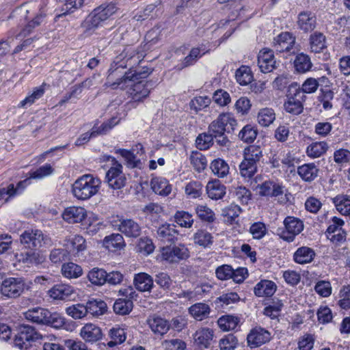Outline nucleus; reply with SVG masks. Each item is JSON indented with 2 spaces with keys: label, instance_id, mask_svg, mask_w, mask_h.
Instances as JSON below:
<instances>
[{
  "label": "nucleus",
  "instance_id": "obj_1",
  "mask_svg": "<svg viewBox=\"0 0 350 350\" xmlns=\"http://www.w3.org/2000/svg\"><path fill=\"white\" fill-rule=\"evenodd\" d=\"M123 68H110L107 76L109 81H113L112 85H120L122 83L133 82V88L131 90V95L133 102H140L143 98H146L150 92L152 84L148 81H139L146 78L151 72L148 68H142V69H130L128 72L122 75Z\"/></svg>",
  "mask_w": 350,
  "mask_h": 350
},
{
  "label": "nucleus",
  "instance_id": "obj_2",
  "mask_svg": "<svg viewBox=\"0 0 350 350\" xmlns=\"http://www.w3.org/2000/svg\"><path fill=\"white\" fill-rule=\"evenodd\" d=\"M237 122L231 113H221L208 126V131L216 139L220 146L228 147L230 141L225 135L226 133L234 132Z\"/></svg>",
  "mask_w": 350,
  "mask_h": 350
},
{
  "label": "nucleus",
  "instance_id": "obj_3",
  "mask_svg": "<svg viewBox=\"0 0 350 350\" xmlns=\"http://www.w3.org/2000/svg\"><path fill=\"white\" fill-rule=\"evenodd\" d=\"M101 181L92 174H84L72 184V192L78 200H87L96 195L100 189Z\"/></svg>",
  "mask_w": 350,
  "mask_h": 350
},
{
  "label": "nucleus",
  "instance_id": "obj_4",
  "mask_svg": "<svg viewBox=\"0 0 350 350\" xmlns=\"http://www.w3.org/2000/svg\"><path fill=\"white\" fill-rule=\"evenodd\" d=\"M114 3H103L94 9L83 22L81 26L85 31L96 29L103 22L109 18L117 11Z\"/></svg>",
  "mask_w": 350,
  "mask_h": 350
},
{
  "label": "nucleus",
  "instance_id": "obj_5",
  "mask_svg": "<svg viewBox=\"0 0 350 350\" xmlns=\"http://www.w3.org/2000/svg\"><path fill=\"white\" fill-rule=\"evenodd\" d=\"M276 284L271 280H264V314L269 317L271 319H278L283 307L282 301L278 298L274 297L265 299V297H269L274 295L277 290Z\"/></svg>",
  "mask_w": 350,
  "mask_h": 350
},
{
  "label": "nucleus",
  "instance_id": "obj_6",
  "mask_svg": "<svg viewBox=\"0 0 350 350\" xmlns=\"http://www.w3.org/2000/svg\"><path fill=\"white\" fill-rule=\"evenodd\" d=\"M20 241L24 249L38 250L42 247H50L53 244L51 237L38 229L25 230L20 235Z\"/></svg>",
  "mask_w": 350,
  "mask_h": 350
},
{
  "label": "nucleus",
  "instance_id": "obj_7",
  "mask_svg": "<svg viewBox=\"0 0 350 350\" xmlns=\"http://www.w3.org/2000/svg\"><path fill=\"white\" fill-rule=\"evenodd\" d=\"M41 338V335L31 325L22 324L16 329L14 345L21 349L27 350L31 343Z\"/></svg>",
  "mask_w": 350,
  "mask_h": 350
},
{
  "label": "nucleus",
  "instance_id": "obj_8",
  "mask_svg": "<svg viewBox=\"0 0 350 350\" xmlns=\"http://www.w3.org/2000/svg\"><path fill=\"white\" fill-rule=\"evenodd\" d=\"M161 255L163 260L171 264H178L187 260L190 256V253L185 245L174 244L162 247Z\"/></svg>",
  "mask_w": 350,
  "mask_h": 350
},
{
  "label": "nucleus",
  "instance_id": "obj_9",
  "mask_svg": "<svg viewBox=\"0 0 350 350\" xmlns=\"http://www.w3.org/2000/svg\"><path fill=\"white\" fill-rule=\"evenodd\" d=\"M29 285L23 278H8L1 282L0 291L2 295L9 298H16L25 291Z\"/></svg>",
  "mask_w": 350,
  "mask_h": 350
},
{
  "label": "nucleus",
  "instance_id": "obj_10",
  "mask_svg": "<svg viewBox=\"0 0 350 350\" xmlns=\"http://www.w3.org/2000/svg\"><path fill=\"white\" fill-rule=\"evenodd\" d=\"M216 277L220 280H227L230 278L236 283L240 284L247 276V269L245 267H239L234 269L229 265L219 266L215 270Z\"/></svg>",
  "mask_w": 350,
  "mask_h": 350
},
{
  "label": "nucleus",
  "instance_id": "obj_11",
  "mask_svg": "<svg viewBox=\"0 0 350 350\" xmlns=\"http://www.w3.org/2000/svg\"><path fill=\"white\" fill-rule=\"evenodd\" d=\"M127 178L122 172V165L117 161L106 173L105 182L113 189H120L126 185Z\"/></svg>",
  "mask_w": 350,
  "mask_h": 350
},
{
  "label": "nucleus",
  "instance_id": "obj_12",
  "mask_svg": "<svg viewBox=\"0 0 350 350\" xmlns=\"http://www.w3.org/2000/svg\"><path fill=\"white\" fill-rule=\"evenodd\" d=\"M284 224L285 229L282 231L281 237L288 242L293 241L295 237L304 229L303 222L294 217H287L284 221Z\"/></svg>",
  "mask_w": 350,
  "mask_h": 350
},
{
  "label": "nucleus",
  "instance_id": "obj_13",
  "mask_svg": "<svg viewBox=\"0 0 350 350\" xmlns=\"http://www.w3.org/2000/svg\"><path fill=\"white\" fill-rule=\"evenodd\" d=\"M16 260L27 267L37 266L44 261V258L40 250L34 249H25L19 253L14 254Z\"/></svg>",
  "mask_w": 350,
  "mask_h": 350
},
{
  "label": "nucleus",
  "instance_id": "obj_14",
  "mask_svg": "<svg viewBox=\"0 0 350 350\" xmlns=\"http://www.w3.org/2000/svg\"><path fill=\"white\" fill-rule=\"evenodd\" d=\"M163 13V7L161 0H157L154 3L148 5L143 11L137 12L133 17L137 21H143L146 19H155L160 17Z\"/></svg>",
  "mask_w": 350,
  "mask_h": 350
},
{
  "label": "nucleus",
  "instance_id": "obj_15",
  "mask_svg": "<svg viewBox=\"0 0 350 350\" xmlns=\"http://www.w3.org/2000/svg\"><path fill=\"white\" fill-rule=\"evenodd\" d=\"M178 234L174 226L165 223L158 228L156 237L163 244L170 245H174L177 241Z\"/></svg>",
  "mask_w": 350,
  "mask_h": 350
},
{
  "label": "nucleus",
  "instance_id": "obj_16",
  "mask_svg": "<svg viewBox=\"0 0 350 350\" xmlns=\"http://www.w3.org/2000/svg\"><path fill=\"white\" fill-rule=\"evenodd\" d=\"M120 232L129 238H137L142 234L141 226L133 219H121L116 225Z\"/></svg>",
  "mask_w": 350,
  "mask_h": 350
},
{
  "label": "nucleus",
  "instance_id": "obj_17",
  "mask_svg": "<svg viewBox=\"0 0 350 350\" xmlns=\"http://www.w3.org/2000/svg\"><path fill=\"white\" fill-rule=\"evenodd\" d=\"M47 5V1L46 0H42L39 3V5L38 6V13L36 14V16L30 21L28 22V23L25 25V27L22 29V31L20 32V36H27L29 34L32 30L39 26L43 21L44 18L46 17V7Z\"/></svg>",
  "mask_w": 350,
  "mask_h": 350
},
{
  "label": "nucleus",
  "instance_id": "obj_18",
  "mask_svg": "<svg viewBox=\"0 0 350 350\" xmlns=\"http://www.w3.org/2000/svg\"><path fill=\"white\" fill-rule=\"evenodd\" d=\"M344 225L345 221L343 219L337 217H333L329 221L326 231L327 237L332 241L340 242L344 240L345 234L343 231L342 232H340Z\"/></svg>",
  "mask_w": 350,
  "mask_h": 350
},
{
  "label": "nucleus",
  "instance_id": "obj_19",
  "mask_svg": "<svg viewBox=\"0 0 350 350\" xmlns=\"http://www.w3.org/2000/svg\"><path fill=\"white\" fill-rule=\"evenodd\" d=\"M64 247L68 252L78 254L86 249L85 239L79 234L72 235L64 240Z\"/></svg>",
  "mask_w": 350,
  "mask_h": 350
},
{
  "label": "nucleus",
  "instance_id": "obj_20",
  "mask_svg": "<svg viewBox=\"0 0 350 350\" xmlns=\"http://www.w3.org/2000/svg\"><path fill=\"white\" fill-rule=\"evenodd\" d=\"M74 288L66 284H57L54 285L49 291V295L53 299L66 300L69 299L74 293Z\"/></svg>",
  "mask_w": 350,
  "mask_h": 350
},
{
  "label": "nucleus",
  "instance_id": "obj_21",
  "mask_svg": "<svg viewBox=\"0 0 350 350\" xmlns=\"http://www.w3.org/2000/svg\"><path fill=\"white\" fill-rule=\"evenodd\" d=\"M86 217V211L81 206H70L63 213L64 220L69 224L79 223Z\"/></svg>",
  "mask_w": 350,
  "mask_h": 350
},
{
  "label": "nucleus",
  "instance_id": "obj_22",
  "mask_svg": "<svg viewBox=\"0 0 350 350\" xmlns=\"http://www.w3.org/2000/svg\"><path fill=\"white\" fill-rule=\"evenodd\" d=\"M80 335L85 341L93 343L102 338L103 333L98 326L87 323L81 328Z\"/></svg>",
  "mask_w": 350,
  "mask_h": 350
},
{
  "label": "nucleus",
  "instance_id": "obj_23",
  "mask_svg": "<svg viewBox=\"0 0 350 350\" xmlns=\"http://www.w3.org/2000/svg\"><path fill=\"white\" fill-rule=\"evenodd\" d=\"M133 284L139 291L150 292L154 286V280L149 274L142 272L135 274Z\"/></svg>",
  "mask_w": 350,
  "mask_h": 350
},
{
  "label": "nucleus",
  "instance_id": "obj_24",
  "mask_svg": "<svg viewBox=\"0 0 350 350\" xmlns=\"http://www.w3.org/2000/svg\"><path fill=\"white\" fill-rule=\"evenodd\" d=\"M147 322L151 330L156 334L163 336L170 330V322L159 316L150 317Z\"/></svg>",
  "mask_w": 350,
  "mask_h": 350
},
{
  "label": "nucleus",
  "instance_id": "obj_25",
  "mask_svg": "<svg viewBox=\"0 0 350 350\" xmlns=\"http://www.w3.org/2000/svg\"><path fill=\"white\" fill-rule=\"evenodd\" d=\"M319 168L314 163H304L298 166L297 172L299 177L306 182H312L319 174Z\"/></svg>",
  "mask_w": 350,
  "mask_h": 350
},
{
  "label": "nucleus",
  "instance_id": "obj_26",
  "mask_svg": "<svg viewBox=\"0 0 350 350\" xmlns=\"http://www.w3.org/2000/svg\"><path fill=\"white\" fill-rule=\"evenodd\" d=\"M317 25L316 16L309 12H303L298 15V27L304 32L312 31Z\"/></svg>",
  "mask_w": 350,
  "mask_h": 350
},
{
  "label": "nucleus",
  "instance_id": "obj_27",
  "mask_svg": "<svg viewBox=\"0 0 350 350\" xmlns=\"http://www.w3.org/2000/svg\"><path fill=\"white\" fill-rule=\"evenodd\" d=\"M206 193L212 200L221 199L226 193V187L219 180L209 181L206 185Z\"/></svg>",
  "mask_w": 350,
  "mask_h": 350
},
{
  "label": "nucleus",
  "instance_id": "obj_28",
  "mask_svg": "<svg viewBox=\"0 0 350 350\" xmlns=\"http://www.w3.org/2000/svg\"><path fill=\"white\" fill-rule=\"evenodd\" d=\"M25 318L33 323L44 325L49 315V311L42 308H33L25 312Z\"/></svg>",
  "mask_w": 350,
  "mask_h": 350
},
{
  "label": "nucleus",
  "instance_id": "obj_29",
  "mask_svg": "<svg viewBox=\"0 0 350 350\" xmlns=\"http://www.w3.org/2000/svg\"><path fill=\"white\" fill-rule=\"evenodd\" d=\"M151 188L155 193L167 196L172 191V186L168 180L163 177H155L150 181Z\"/></svg>",
  "mask_w": 350,
  "mask_h": 350
},
{
  "label": "nucleus",
  "instance_id": "obj_30",
  "mask_svg": "<svg viewBox=\"0 0 350 350\" xmlns=\"http://www.w3.org/2000/svg\"><path fill=\"white\" fill-rule=\"evenodd\" d=\"M87 314H90L93 317L103 315L107 311V304L100 299H89L85 305Z\"/></svg>",
  "mask_w": 350,
  "mask_h": 350
},
{
  "label": "nucleus",
  "instance_id": "obj_31",
  "mask_svg": "<svg viewBox=\"0 0 350 350\" xmlns=\"http://www.w3.org/2000/svg\"><path fill=\"white\" fill-rule=\"evenodd\" d=\"M239 172L242 177L251 178L257 172L258 163L253 159L248 158L244 155V159L239 164Z\"/></svg>",
  "mask_w": 350,
  "mask_h": 350
},
{
  "label": "nucleus",
  "instance_id": "obj_32",
  "mask_svg": "<svg viewBox=\"0 0 350 350\" xmlns=\"http://www.w3.org/2000/svg\"><path fill=\"white\" fill-rule=\"evenodd\" d=\"M105 247L111 252H116L125 246V242L122 234L119 233L107 236L103 240Z\"/></svg>",
  "mask_w": 350,
  "mask_h": 350
},
{
  "label": "nucleus",
  "instance_id": "obj_33",
  "mask_svg": "<svg viewBox=\"0 0 350 350\" xmlns=\"http://www.w3.org/2000/svg\"><path fill=\"white\" fill-rule=\"evenodd\" d=\"M315 256L313 249L303 246L299 247L294 254V260L299 264H307L311 262Z\"/></svg>",
  "mask_w": 350,
  "mask_h": 350
},
{
  "label": "nucleus",
  "instance_id": "obj_34",
  "mask_svg": "<svg viewBox=\"0 0 350 350\" xmlns=\"http://www.w3.org/2000/svg\"><path fill=\"white\" fill-rule=\"evenodd\" d=\"M332 202L340 214L350 216V196L339 194L332 198Z\"/></svg>",
  "mask_w": 350,
  "mask_h": 350
},
{
  "label": "nucleus",
  "instance_id": "obj_35",
  "mask_svg": "<svg viewBox=\"0 0 350 350\" xmlns=\"http://www.w3.org/2000/svg\"><path fill=\"white\" fill-rule=\"evenodd\" d=\"M189 314L197 321H202L208 317L211 308L205 303H196L189 308Z\"/></svg>",
  "mask_w": 350,
  "mask_h": 350
},
{
  "label": "nucleus",
  "instance_id": "obj_36",
  "mask_svg": "<svg viewBox=\"0 0 350 350\" xmlns=\"http://www.w3.org/2000/svg\"><path fill=\"white\" fill-rule=\"evenodd\" d=\"M107 271L103 268L94 267L90 269L87 275L90 282L97 286H102L106 284Z\"/></svg>",
  "mask_w": 350,
  "mask_h": 350
},
{
  "label": "nucleus",
  "instance_id": "obj_37",
  "mask_svg": "<svg viewBox=\"0 0 350 350\" xmlns=\"http://www.w3.org/2000/svg\"><path fill=\"white\" fill-rule=\"evenodd\" d=\"M328 144L327 142H315L310 144L306 148V154L312 159L319 158L323 155L328 150Z\"/></svg>",
  "mask_w": 350,
  "mask_h": 350
},
{
  "label": "nucleus",
  "instance_id": "obj_38",
  "mask_svg": "<svg viewBox=\"0 0 350 350\" xmlns=\"http://www.w3.org/2000/svg\"><path fill=\"white\" fill-rule=\"evenodd\" d=\"M295 42V37L287 31L281 33L275 38V43L280 46V50L282 51H289L293 48Z\"/></svg>",
  "mask_w": 350,
  "mask_h": 350
},
{
  "label": "nucleus",
  "instance_id": "obj_39",
  "mask_svg": "<svg viewBox=\"0 0 350 350\" xmlns=\"http://www.w3.org/2000/svg\"><path fill=\"white\" fill-rule=\"evenodd\" d=\"M210 168L213 173L219 178L226 176L229 173L228 164L221 158H217L211 161Z\"/></svg>",
  "mask_w": 350,
  "mask_h": 350
},
{
  "label": "nucleus",
  "instance_id": "obj_40",
  "mask_svg": "<svg viewBox=\"0 0 350 350\" xmlns=\"http://www.w3.org/2000/svg\"><path fill=\"white\" fill-rule=\"evenodd\" d=\"M325 47V37L323 33L315 32L310 36V49L311 52L321 53Z\"/></svg>",
  "mask_w": 350,
  "mask_h": 350
},
{
  "label": "nucleus",
  "instance_id": "obj_41",
  "mask_svg": "<svg viewBox=\"0 0 350 350\" xmlns=\"http://www.w3.org/2000/svg\"><path fill=\"white\" fill-rule=\"evenodd\" d=\"M61 271L62 275L69 279L77 278L83 274L81 267L71 262L63 264Z\"/></svg>",
  "mask_w": 350,
  "mask_h": 350
},
{
  "label": "nucleus",
  "instance_id": "obj_42",
  "mask_svg": "<svg viewBox=\"0 0 350 350\" xmlns=\"http://www.w3.org/2000/svg\"><path fill=\"white\" fill-rule=\"evenodd\" d=\"M133 303L131 299L119 298L113 304V311L119 315L129 314L133 310Z\"/></svg>",
  "mask_w": 350,
  "mask_h": 350
},
{
  "label": "nucleus",
  "instance_id": "obj_43",
  "mask_svg": "<svg viewBox=\"0 0 350 350\" xmlns=\"http://www.w3.org/2000/svg\"><path fill=\"white\" fill-rule=\"evenodd\" d=\"M240 323V319L233 315H224L221 317L217 324L223 331L234 329Z\"/></svg>",
  "mask_w": 350,
  "mask_h": 350
},
{
  "label": "nucleus",
  "instance_id": "obj_44",
  "mask_svg": "<svg viewBox=\"0 0 350 350\" xmlns=\"http://www.w3.org/2000/svg\"><path fill=\"white\" fill-rule=\"evenodd\" d=\"M247 345L250 348H256L262 344V328L256 327L251 329L247 336Z\"/></svg>",
  "mask_w": 350,
  "mask_h": 350
},
{
  "label": "nucleus",
  "instance_id": "obj_45",
  "mask_svg": "<svg viewBox=\"0 0 350 350\" xmlns=\"http://www.w3.org/2000/svg\"><path fill=\"white\" fill-rule=\"evenodd\" d=\"M189 160L194 170L198 172L203 171L207 166L206 157L198 151H192Z\"/></svg>",
  "mask_w": 350,
  "mask_h": 350
},
{
  "label": "nucleus",
  "instance_id": "obj_46",
  "mask_svg": "<svg viewBox=\"0 0 350 350\" xmlns=\"http://www.w3.org/2000/svg\"><path fill=\"white\" fill-rule=\"evenodd\" d=\"M235 77L237 82L241 85H245L252 82L253 75L249 66H241L237 70Z\"/></svg>",
  "mask_w": 350,
  "mask_h": 350
},
{
  "label": "nucleus",
  "instance_id": "obj_47",
  "mask_svg": "<svg viewBox=\"0 0 350 350\" xmlns=\"http://www.w3.org/2000/svg\"><path fill=\"white\" fill-rule=\"evenodd\" d=\"M240 300V297L237 293L230 292L225 293L217 297L215 303L217 307L225 308L228 307L231 304H234Z\"/></svg>",
  "mask_w": 350,
  "mask_h": 350
},
{
  "label": "nucleus",
  "instance_id": "obj_48",
  "mask_svg": "<svg viewBox=\"0 0 350 350\" xmlns=\"http://www.w3.org/2000/svg\"><path fill=\"white\" fill-rule=\"evenodd\" d=\"M213 337V332L212 329L208 328H203L196 332L195 340L198 344L206 348L210 345Z\"/></svg>",
  "mask_w": 350,
  "mask_h": 350
},
{
  "label": "nucleus",
  "instance_id": "obj_49",
  "mask_svg": "<svg viewBox=\"0 0 350 350\" xmlns=\"http://www.w3.org/2000/svg\"><path fill=\"white\" fill-rule=\"evenodd\" d=\"M295 69L299 72H306L312 68V62L310 57L304 53L297 55L294 62Z\"/></svg>",
  "mask_w": 350,
  "mask_h": 350
},
{
  "label": "nucleus",
  "instance_id": "obj_50",
  "mask_svg": "<svg viewBox=\"0 0 350 350\" xmlns=\"http://www.w3.org/2000/svg\"><path fill=\"white\" fill-rule=\"evenodd\" d=\"M44 85L45 83H43L42 85L37 87L34 89L33 92L27 96L24 100H21L18 105L20 107H25L27 105H31L37 99L42 97L44 93Z\"/></svg>",
  "mask_w": 350,
  "mask_h": 350
},
{
  "label": "nucleus",
  "instance_id": "obj_51",
  "mask_svg": "<svg viewBox=\"0 0 350 350\" xmlns=\"http://www.w3.org/2000/svg\"><path fill=\"white\" fill-rule=\"evenodd\" d=\"M198 217L204 221L212 223L215 219L214 212L206 205H198L196 207Z\"/></svg>",
  "mask_w": 350,
  "mask_h": 350
},
{
  "label": "nucleus",
  "instance_id": "obj_52",
  "mask_svg": "<svg viewBox=\"0 0 350 350\" xmlns=\"http://www.w3.org/2000/svg\"><path fill=\"white\" fill-rule=\"evenodd\" d=\"M195 243L204 247H208L213 243V237L211 233L203 230H199L194 234Z\"/></svg>",
  "mask_w": 350,
  "mask_h": 350
},
{
  "label": "nucleus",
  "instance_id": "obj_53",
  "mask_svg": "<svg viewBox=\"0 0 350 350\" xmlns=\"http://www.w3.org/2000/svg\"><path fill=\"white\" fill-rule=\"evenodd\" d=\"M257 130L250 124L245 125L239 133V137L245 143H252L257 136Z\"/></svg>",
  "mask_w": 350,
  "mask_h": 350
},
{
  "label": "nucleus",
  "instance_id": "obj_54",
  "mask_svg": "<svg viewBox=\"0 0 350 350\" xmlns=\"http://www.w3.org/2000/svg\"><path fill=\"white\" fill-rule=\"evenodd\" d=\"M175 221L181 227L191 228L193 223L191 214L186 211H177L174 215Z\"/></svg>",
  "mask_w": 350,
  "mask_h": 350
},
{
  "label": "nucleus",
  "instance_id": "obj_55",
  "mask_svg": "<svg viewBox=\"0 0 350 350\" xmlns=\"http://www.w3.org/2000/svg\"><path fill=\"white\" fill-rule=\"evenodd\" d=\"M118 122L119 120H118L117 118L113 117L103 122L100 126H96L94 125L92 128V130L96 134V136L99 135H105L116 124H118Z\"/></svg>",
  "mask_w": 350,
  "mask_h": 350
},
{
  "label": "nucleus",
  "instance_id": "obj_56",
  "mask_svg": "<svg viewBox=\"0 0 350 350\" xmlns=\"http://www.w3.org/2000/svg\"><path fill=\"white\" fill-rule=\"evenodd\" d=\"M54 172V169L49 163L39 167L35 171L29 172L30 178L41 179L46 176L51 175Z\"/></svg>",
  "mask_w": 350,
  "mask_h": 350
},
{
  "label": "nucleus",
  "instance_id": "obj_57",
  "mask_svg": "<svg viewBox=\"0 0 350 350\" xmlns=\"http://www.w3.org/2000/svg\"><path fill=\"white\" fill-rule=\"evenodd\" d=\"M66 314L75 319H82L87 315V310L83 304H77L66 309Z\"/></svg>",
  "mask_w": 350,
  "mask_h": 350
},
{
  "label": "nucleus",
  "instance_id": "obj_58",
  "mask_svg": "<svg viewBox=\"0 0 350 350\" xmlns=\"http://www.w3.org/2000/svg\"><path fill=\"white\" fill-rule=\"evenodd\" d=\"M284 106L286 112L295 115L301 113L303 110L301 102L295 97H289Z\"/></svg>",
  "mask_w": 350,
  "mask_h": 350
},
{
  "label": "nucleus",
  "instance_id": "obj_59",
  "mask_svg": "<svg viewBox=\"0 0 350 350\" xmlns=\"http://www.w3.org/2000/svg\"><path fill=\"white\" fill-rule=\"evenodd\" d=\"M214 139L208 131L201 133L196 138V147L200 150H207L213 144Z\"/></svg>",
  "mask_w": 350,
  "mask_h": 350
},
{
  "label": "nucleus",
  "instance_id": "obj_60",
  "mask_svg": "<svg viewBox=\"0 0 350 350\" xmlns=\"http://www.w3.org/2000/svg\"><path fill=\"white\" fill-rule=\"evenodd\" d=\"M338 306L342 309L350 308V285L343 286L338 294Z\"/></svg>",
  "mask_w": 350,
  "mask_h": 350
},
{
  "label": "nucleus",
  "instance_id": "obj_61",
  "mask_svg": "<svg viewBox=\"0 0 350 350\" xmlns=\"http://www.w3.org/2000/svg\"><path fill=\"white\" fill-rule=\"evenodd\" d=\"M211 102L208 96H196L193 98L189 103L191 109L196 112L208 107Z\"/></svg>",
  "mask_w": 350,
  "mask_h": 350
},
{
  "label": "nucleus",
  "instance_id": "obj_62",
  "mask_svg": "<svg viewBox=\"0 0 350 350\" xmlns=\"http://www.w3.org/2000/svg\"><path fill=\"white\" fill-rule=\"evenodd\" d=\"M238 344V339L233 334L226 335L219 340L221 350H234Z\"/></svg>",
  "mask_w": 350,
  "mask_h": 350
},
{
  "label": "nucleus",
  "instance_id": "obj_63",
  "mask_svg": "<svg viewBox=\"0 0 350 350\" xmlns=\"http://www.w3.org/2000/svg\"><path fill=\"white\" fill-rule=\"evenodd\" d=\"M325 77L319 78L318 80L314 78L307 79L302 84L301 90L306 94L315 92L319 85V81H324Z\"/></svg>",
  "mask_w": 350,
  "mask_h": 350
},
{
  "label": "nucleus",
  "instance_id": "obj_64",
  "mask_svg": "<svg viewBox=\"0 0 350 350\" xmlns=\"http://www.w3.org/2000/svg\"><path fill=\"white\" fill-rule=\"evenodd\" d=\"M244 155L250 159H253L255 162L259 163L262 157V149L260 145H252L245 149Z\"/></svg>",
  "mask_w": 350,
  "mask_h": 350
}]
</instances>
